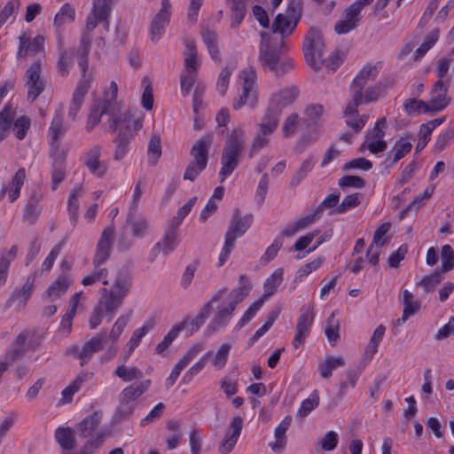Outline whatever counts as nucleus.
<instances>
[{
	"instance_id": "9",
	"label": "nucleus",
	"mask_w": 454,
	"mask_h": 454,
	"mask_svg": "<svg viewBox=\"0 0 454 454\" xmlns=\"http://www.w3.org/2000/svg\"><path fill=\"white\" fill-rule=\"evenodd\" d=\"M231 349V346L229 343L222 344L215 354L212 351H208L204 354L198 362H196L183 376L182 382L184 384H189L193 378L199 374L205 367L207 360L211 358V364L213 367L219 371L224 368L227 364L229 355Z\"/></svg>"
},
{
	"instance_id": "11",
	"label": "nucleus",
	"mask_w": 454,
	"mask_h": 454,
	"mask_svg": "<svg viewBox=\"0 0 454 454\" xmlns=\"http://www.w3.org/2000/svg\"><path fill=\"white\" fill-rule=\"evenodd\" d=\"M278 126V122L276 121V118L264 114L250 145L248 153L250 158H253L259 153L260 151L268 146L270 144V137L274 133Z\"/></svg>"
},
{
	"instance_id": "7",
	"label": "nucleus",
	"mask_w": 454,
	"mask_h": 454,
	"mask_svg": "<svg viewBox=\"0 0 454 454\" xmlns=\"http://www.w3.org/2000/svg\"><path fill=\"white\" fill-rule=\"evenodd\" d=\"M253 223V215H247L244 217L239 215L236 209L232 215L229 228L225 233L224 244L219 254V266H223L227 261L231 252L235 247V241L239 237L243 236Z\"/></svg>"
},
{
	"instance_id": "59",
	"label": "nucleus",
	"mask_w": 454,
	"mask_h": 454,
	"mask_svg": "<svg viewBox=\"0 0 454 454\" xmlns=\"http://www.w3.org/2000/svg\"><path fill=\"white\" fill-rule=\"evenodd\" d=\"M324 257H318L301 267L295 273L294 280L296 282H301L309 276L311 272L318 270L324 262Z\"/></svg>"
},
{
	"instance_id": "2",
	"label": "nucleus",
	"mask_w": 454,
	"mask_h": 454,
	"mask_svg": "<svg viewBox=\"0 0 454 454\" xmlns=\"http://www.w3.org/2000/svg\"><path fill=\"white\" fill-rule=\"evenodd\" d=\"M251 288L252 286L248 278L246 275H240L239 287L231 292H228L227 288L223 287L212 295L210 300L203 305L196 316V317L205 323L211 313L213 303L221 301V303L216 308L214 318L205 329V335H215L229 325L237 305L248 296Z\"/></svg>"
},
{
	"instance_id": "22",
	"label": "nucleus",
	"mask_w": 454,
	"mask_h": 454,
	"mask_svg": "<svg viewBox=\"0 0 454 454\" xmlns=\"http://www.w3.org/2000/svg\"><path fill=\"white\" fill-rule=\"evenodd\" d=\"M106 340V333L101 332L86 341L81 348V350L78 354L80 365L83 366L87 364L92 359L95 353L103 350L105 348Z\"/></svg>"
},
{
	"instance_id": "3",
	"label": "nucleus",
	"mask_w": 454,
	"mask_h": 454,
	"mask_svg": "<svg viewBox=\"0 0 454 454\" xmlns=\"http://www.w3.org/2000/svg\"><path fill=\"white\" fill-rule=\"evenodd\" d=\"M132 287V276L124 269L119 270L114 275L111 287H101L97 305L89 319L90 328L96 329L103 317L111 321L122 307Z\"/></svg>"
},
{
	"instance_id": "42",
	"label": "nucleus",
	"mask_w": 454,
	"mask_h": 454,
	"mask_svg": "<svg viewBox=\"0 0 454 454\" xmlns=\"http://www.w3.org/2000/svg\"><path fill=\"white\" fill-rule=\"evenodd\" d=\"M239 89V96L233 101V108L239 110L244 106H248L251 109L256 108L258 105V92Z\"/></svg>"
},
{
	"instance_id": "48",
	"label": "nucleus",
	"mask_w": 454,
	"mask_h": 454,
	"mask_svg": "<svg viewBox=\"0 0 454 454\" xmlns=\"http://www.w3.org/2000/svg\"><path fill=\"white\" fill-rule=\"evenodd\" d=\"M337 311H333L326 320L325 334L332 346L340 340V322L335 318Z\"/></svg>"
},
{
	"instance_id": "53",
	"label": "nucleus",
	"mask_w": 454,
	"mask_h": 454,
	"mask_svg": "<svg viewBox=\"0 0 454 454\" xmlns=\"http://www.w3.org/2000/svg\"><path fill=\"white\" fill-rule=\"evenodd\" d=\"M315 166V160L312 157L304 160L298 170L294 174L290 185L292 187L298 186L301 182L308 176V174L313 169Z\"/></svg>"
},
{
	"instance_id": "10",
	"label": "nucleus",
	"mask_w": 454,
	"mask_h": 454,
	"mask_svg": "<svg viewBox=\"0 0 454 454\" xmlns=\"http://www.w3.org/2000/svg\"><path fill=\"white\" fill-rule=\"evenodd\" d=\"M325 44L321 33L315 28H310L305 36L303 52L306 62L315 71L319 70L325 63Z\"/></svg>"
},
{
	"instance_id": "1",
	"label": "nucleus",
	"mask_w": 454,
	"mask_h": 454,
	"mask_svg": "<svg viewBox=\"0 0 454 454\" xmlns=\"http://www.w3.org/2000/svg\"><path fill=\"white\" fill-rule=\"evenodd\" d=\"M113 3L114 0H95L93 2L92 10L86 20L85 31L82 35L80 46L77 51L78 66L82 70V78L74 90L68 109V118L74 121L76 120L77 114L83 104L84 97L90 87L92 80L91 75L87 74L89 67L88 56L91 45L90 33L99 23H102L104 28L108 31V17L112 10Z\"/></svg>"
},
{
	"instance_id": "6",
	"label": "nucleus",
	"mask_w": 454,
	"mask_h": 454,
	"mask_svg": "<svg viewBox=\"0 0 454 454\" xmlns=\"http://www.w3.org/2000/svg\"><path fill=\"white\" fill-rule=\"evenodd\" d=\"M270 35L261 33L259 61L264 70L271 71L277 75H283L294 67L292 59L279 60L278 51L270 44Z\"/></svg>"
},
{
	"instance_id": "41",
	"label": "nucleus",
	"mask_w": 454,
	"mask_h": 454,
	"mask_svg": "<svg viewBox=\"0 0 454 454\" xmlns=\"http://www.w3.org/2000/svg\"><path fill=\"white\" fill-rule=\"evenodd\" d=\"M55 439L65 450H70L75 446L74 431L71 427H58L55 431Z\"/></svg>"
},
{
	"instance_id": "5",
	"label": "nucleus",
	"mask_w": 454,
	"mask_h": 454,
	"mask_svg": "<svg viewBox=\"0 0 454 454\" xmlns=\"http://www.w3.org/2000/svg\"><path fill=\"white\" fill-rule=\"evenodd\" d=\"M247 137L244 129L236 127L227 134L221 155L220 182L223 183L238 168Z\"/></svg>"
},
{
	"instance_id": "60",
	"label": "nucleus",
	"mask_w": 454,
	"mask_h": 454,
	"mask_svg": "<svg viewBox=\"0 0 454 454\" xmlns=\"http://www.w3.org/2000/svg\"><path fill=\"white\" fill-rule=\"evenodd\" d=\"M265 300L264 298H260L259 300L255 301L243 314L241 318L237 323L235 329L240 330L242 327H244L260 310V309L262 307Z\"/></svg>"
},
{
	"instance_id": "63",
	"label": "nucleus",
	"mask_w": 454,
	"mask_h": 454,
	"mask_svg": "<svg viewBox=\"0 0 454 454\" xmlns=\"http://www.w3.org/2000/svg\"><path fill=\"white\" fill-rule=\"evenodd\" d=\"M202 351L201 344H195L192 346L185 354L178 360V362L175 364L177 370L182 372L188 364L193 361L196 356Z\"/></svg>"
},
{
	"instance_id": "25",
	"label": "nucleus",
	"mask_w": 454,
	"mask_h": 454,
	"mask_svg": "<svg viewBox=\"0 0 454 454\" xmlns=\"http://www.w3.org/2000/svg\"><path fill=\"white\" fill-rule=\"evenodd\" d=\"M380 69V65L379 64L364 66L353 80L351 85L352 95L359 94L361 96V90L369 82L376 79Z\"/></svg>"
},
{
	"instance_id": "44",
	"label": "nucleus",
	"mask_w": 454,
	"mask_h": 454,
	"mask_svg": "<svg viewBox=\"0 0 454 454\" xmlns=\"http://www.w3.org/2000/svg\"><path fill=\"white\" fill-rule=\"evenodd\" d=\"M283 275L284 269L278 268L269 278H266L263 284L264 293L262 298L267 300L277 292L278 287L283 282Z\"/></svg>"
},
{
	"instance_id": "26",
	"label": "nucleus",
	"mask_w": 454,
	"mask_h": 454,
	"mask_svg": "<svg viewBox=\"0 0 454 454\" xmlns=\"http://www.w3.org/2000/svg\"><path fill=\"white\" fill-rule=\"evenodd\" d=\"M20 47L17 52V57L26 58L27 56H35L40 51H43L44 48V37L43 35H36L32 40L27 37L25 35L19 37Z\"/></svg>"
},
{
	"instance_id": "14",
	"label": "nucleus",
	"mask_w": 454,
	"mask_h": 454,
	"mask_svg": "<svg viewBox=\"0 0 454 454\" xmlns=\"http://www.w3.org/2000/svg\"><path fill=\"white\" fill-rule=\"evenodd\" d=\"M314 321V305L307 303L301 306L300 316L298 317L295 336L293 340L294 348H298L303 345L305 340L309 334L310 328Z\"/></svg>"
},
{
	"instance_id": "8",
	"label": "nucleus",
	"mask_w": 454,
	"mask_h": 454,
	"mask_svg": "<svg viewBox=\"0 0 454 454\" xmlns=\"http://www.w3.org/2000/svg\"><path fill=\"white\" fill-rule=\"evenodd\" d=\"M212 142V136L205 135L193 145L191 150V154L193 157V160L188 164L184 171V180L193 182L206 168L208 159V151Z\"/></svg>"
},
{
	"instance_id": "34",
	"label": "nucleus",
	"mask_w": 454,
	"mask_h": 454,
	"mask_svg": "<svg viewBox=\"0 0 454 454\" xmlns=\"http://www.w3.org/2000/svg\"><path fill=\"white\" fill-rule=\"evenodd\" d=\"M122 126L118 128V137L115 138V150L114 153V159L115 160H120L125 157L128 153V145L131 139L133 138V131H123Z\"/></svg>"
},
{
	"instance_id": "16",
	"label": "nucleus",
	"mask_w": 454,
	"mask_h": 454,
	"mask_svg": "<svg viewBox=\"0 0 454 454\" xmlns=\"http://www.w3.org/2000/svg\"><path fill=\"white\" fill-rule=\"evenodd\" d=\"M42 65L35 61L26 72V87L27 89V99L34 102L44 90L45 82L41 77Z\"/></svg>"
},
{
	"instance_id": "39",
	"label": "nucleus",
	"mask_w": 454,
	"mask_h": 454,
	"mask_svg": "<svg viewBox=\"0 0 454 454\" xmlns=\"http://www.w3.org/2000/svg\"><path fill=\"white\" fill-rule=\"evenodd\" d=\"M101 282L103 287H110L108 281V270L105 267H93V270L82 278L81 283L84 286H94L95 284Z\"/></svg>"
},
{
	"instance_id": "54",
	"label": "nucleus",
	"mask_w": 454,
	"mask_h": 454,
	"mask_svg": "<svg viewBox=\"0 0 454 454\" xmlns=\"http://www.w3.org/2000/svg\"><path fill=\"white\" fill-rule=\"evenodd\" d=\"M20 0H9L0 11V27H2L9 19L15 20L20 8Z\"/></svg>"
},
{
	"instance_id": "32",
	"label": "nucleus",
	"mask_w": 454,
	"mask_h": 454,
	"mask_svg": "<svg viewBox=\"0 0 454 454\" xmlns=\"http://www.w3.org/2000/svg\"><path fill=\"white\" fill-rule=\"evenodd\" d=\"M151 380H145L137 381L126 387L121 393V399L123 403H129L140 397L150 387Z\"/></svg>"
},
{
	"instance_id": "52",
	"label": "nucleus",
	"mask_w": 454,
	"mask_h": 454,
	"mask_svg": "<svg viewBox=\"0 0 454 454\" xmlns=\"http://www.w3.org/2000/svg\"><path fill=\"white\" fill-rule=\"evenodd\" d=\"M114 374L125 382L139 380L144 376L142 370L136 366L127 367L124 364L119 365L114 372Z\"/></svg>"
},
{
	"instance_id": "46",
	"label": "nucleus",
	"mask_w": 454,
	"mask_h": 454,
	"mask_svg": "<svg viewBox=\"0 0 454 454\" xmlns=\"http://www.w3.org/2000/svg\"><path fill=\"white\" fill-rule=\"evenodd\" d=\"M74 65V51L68 50H60L59 57L57 61V72L59 76L67 77Z\"/></svg>"
},
{
	"instance_id": "36",
	"label": "nucleus",
	"mask_w": 454,
	"mask_h": 454,
	"mask_svg": "<svg viewBox=\"0 0 454 454\" xmlns=\"http://www.w3.org/2000/svg\"><path fill=\"white\" fill-rule=\"evenodd\" d=\"M15 114L16 111L10 104L5 105L0 111V142L7 137Z\"/></svg>"
},
{
	"instance_id": "30",
	"label": "nucleus",
	"mask_w": 454,
	"mask_h": 454,
	"mask_svg": "<svg viewBox=\"0 0 454 454\" xmlns=\"http://www.w3.org/2000/svg\"><path fill=\"white\" fill-rule=\"evenodd\" d=\"M155 325H156L155 319L153 317H149L144 322V324L141 327L136 329L133 332V333L127 344V346H128L127 357H129L134 352V350L137 348V346L139 345L142 339L155 327Z\"/></svg>"
},
{
	"instance_id": "4",
	"label": "nucleus",
	"mask_w": 454,
	"mask_h": 454,
	"mask_svg": "<svg viewBox=\"0 0 454 454\" xmlns=\"http://www.w3.org/2000/svg\"><path fill=\"white\" fill-rule=\"evenodd\" d=\"M118 86L114 81L110 82L108 90L101 102L95 106L89 114L86 129L91 131L101 120L103 114L109 115L108 130L111 133L117 131L121 125L126 128L129 127L130 120L125 114H121L119 104L117 103Z\"/></svg>"
},
{
	"instance_id": "33",
	"label": "nucleus",
	"mask_w": 454,
	"mask_h": 454,
	"mask_svg": "<svg viewBox=\"0 0 454 454\" xmlns=\"http://www.w3.org/2000/svg\"><path fill=\"white\" fill-rule=\"evenodd\" d=\"M84 190L82 184H76L68 198L67 200V211L69 214L70 222L74 226L78 222L79 215V199L83 195Z\"/></svg>"
},
{
	"instance_id": "21",
	"label": "nucleus",
	"mask_w": 454,
	"mask_h": 454,
	"mask_svg": "<svg viewBox=\"0 0 454 454\" xmlns=\"http://www.w3.org/2000/svg\"><path fill=\"white\" fill-rule=\"evenodd\" d=\"M449 86L450 79H447L446 82H435L430 92V100L427 103L428 112L437 113L448 106L450 103V98L447 97Z\"/></svg>"
},
{
	"instance_id": "40",
	"label": "nucleus",
	"mask_w": 454,
	"mask_h": 454,
	"mask_svg": "<svg viewBox=\"0 0 454 454\" xmlns=\"http://www.w3.org/2000/svg\"><path fill=\"white\" fill-rule=\"evenodd\" d=\"M344 365L345 359L342 356H326L325 360L318 364V372L322 378L328 379L333 370Z\"/></svg>"
},
{
	"instance_id": "56",
	"label": "nucleus",
	"mask_w": 454,
	"mask_h": 454,
	"mask_svg": "<svg viewBox=\"0 0 454 454\" xmlns=\"http://www.w3.org/2000/svg\"><path fill=\"white\" fill-rule=\"evenodd\" d=\"M54 164H53V170L51 173V181H52V190L55 191L58 187V185L65 179L66 173H65V168L63 166V159L64 156L61 153H59L56 157Z\"/></svg>"
},
{
	"instance_id": "31",
	"label": "nucleus",
	"mask_w": 454,
	"mask_h": 454,
	"mask_svg": "<svg viewBox=\"0 0 454 454\" xmlns=\"http://www.w3.org/2000/svg\"><path fill=\"white\" fill-rule=\"evenodd\" d=\"M42 200V196L37 193H33L24 209L23 221L30 225H34L41 214V208L39 207V203Z\"/></svg>"
},
{
	"instance_id": "62",
	"label": "nucleus",
	"mask_w": 454,
	"mask_h": 454,
	"mask_svg": "<svg viewBox=\"0 0 454 454\" xmlns=\"http://www.w3.org/2000/svg\"><path fill=\"white\" fill-rule=\"evenodd\" d=\"M385 90L386 86H383L381 82H379L373 87L367 88L364 95L363 94V90H361V105L377 101L380 97H382Z\"/></svg>"
},
{
	"instance_id": "43",
	"label": "nucleus",
	"mask_w": 454,
	"mask_h": 454,
	"mask_svg": "<svg viewBox=\"0 0 454 454\" xmlns=\"http://www.w3.org/2000/svg\"><path fill=\"white\" fill-rule=\"evenodd\" d=\"M256 81L255 71L252 67H247L239 72L238 85L240 89L258 92Z\"/></svg>"
},
{
	"instance_id": "47",
	"label": "nucleus",
	"mask_w": 454,
	"mask_h": 454,
	"mask_svg": "<svg viewBox=\"0 0 454 454\" xmlns=\"http://www.w3.org/2000/svg\"><path fill=\"white\" fill-rule=\"evenodd\" d=\"M403 310L402 316V321L406 322V320L414 316L420 309V303L418 301L414 300V296L412 293L408 290H404L403 293Z\"/></svg>"
},
{
	"instance_id": "38",
	"label": "nucleus",
	"mask_w": 454,
	"mask_h": 454,
	"mask_svg": "<svg viewBox=\"0 0 454 454\" xmlns=\"http://www.w3.org/2000/svg\"><path fill=\"white\" fill-rule=\"evenodd\" d=\"M35 281V277L34 275H29L23 286L13 291L11 299L12 301H18L20 304L25 306L34 291Z\"/></svg>"
},
{
	"instance_id": "18",
	"label": "nucleus",
	"mask_w": 454,
	"mask_h": 454,
	"mask_svg": "<svg viewBox=\"0 0 454 454\" xmlns=\"http://www.w3.org/2000/svg\"><path fill=\"white\" fill-rule=\"evenodd\" d=\"M114 236V228L113 226H108L103 230L97 244L92 260V265L94 268H97L98 266L102 267V265L109 259L112 252Z\"/></svg>"
},
{
	"instance_id": "45",
	"label": "nucleus",
	"mask_w": 454,
	"mask_h": 454,
	"mask_svg": "<svg viewBox=\"0 0 454 454\" xmlns=\"http://www.w3.org/2000/svg\"><path fill=\"white\" fill-rule=\"evenodd\" d=\"M127 223L130 225L131 233L134 237L143 238L149 232V223L145 216L135 218L132 212L129 211Z\"/></svg>"
},
{
	"instance_id": "24",
	"label": "nucleus",
	"mask_w": 454,
	"mask_h": 454,
	"mask_svg": "<svg viewBox=\"0 0 454 454\" xmlns=\"http://www.w3.org/2000/svg\"><path fill=\"white\" fill-rule=\"evenodd\" d=\"M243 427V419L240 416H235L230 422L229 429L225 437L220 444L219 451L222 454L230 453L234 448L240 435Z\"/></svg>"
},
{
	"instance_id": "19",
	"label": "nucleus",
	"mask_w": 454,
	"mask_h": 454,
	"mask_svg": "<svg viewBox=\"0 0 454 454\" xmlns=\"http://www.w3.org/2000/svg\"><path fill=\"white\" fill-rule=\"evenodd\" d=\"M386 122L387 121L384 117L376 121L373 129L368 130L365 141L361 146V150L365 146L372 153H378L386 150L387 143L383 139L385 136L384 129Z\"/></svg>"
},
{
	"instance_id": "28",
	"label": "nucleus",
	"mask_w": 454,
	"mask_h": 454,
	"mask_svg": "<svg viewBox=\"0 0 454 454\" xmlns=\"http://www.w3.org/2000/svg\"><path fill=\"white\" fill-rule=\"evenodd\" d=\"M360 21V15L355 11L348 7L344 11L343 18L339 20L335 26L334 31L338 35H345L356 28Z\"/></svg>"
},
{
	"instance_id": "15",
	"label": "nucleus",
	"mask_w": 454,
	"mask_h": 454,
	"mask_svg": "<svg viewBox=\"0 0 454 454\" xmlns=\"http://www.w3.org/2000/svg\"><path fill=\"white\" fill-rule=\"evenodd\" d=\"M171 16L170 0H161L160 11L152 20L149 26V36L152 42L157 43L163 35Z\"/></svg>"
},
{
	"instance_id": "51",
	"label": "nucleus",
	"mask_w": 454,
	"mask_h": 454,
	"mask_svg": "<svg viewBox=\"0 0 454 454\" xmlns=\"http://www.w3.org/2000/svg\"><path fill=\"white\" fill-rule=\"evenodd\" d=\"M362 197L363 194L359 192L352 193L346 196L341 201V203L336 208L330 212V215H333L337 214H343L352 208L356 207L357 206L360 205Z\"/></svg>"
},
{
	"instance_id": "20",
	"label": "nucleus",
	"mask_w": 454,
	"mask_h": 454,
	"mask_svg": "<svg viewBox=\"0 0 454 454\" xmlns=\"http://www.w3.org/2000/svg\"><path fill=\"white\" fill-rule=\"evenodd\" d=\"M361 105V97L359 94L352 95L350 101L348 103L344 117L348 127L354 130V133H359L365 126L368 115H358L357 107Z\"/></svg>"
},
{
	"instance_id": "50",
	"label": "nucleus",
	"mask_w": 454,
	"mask_h": 454,
	"mask_svg": "<svg viewBox=\"0 0 454 454\" xmlns=\"http://www.w3.org/2000/svg\"><path fill=\"white\" fill-rule=\"evenodd\" d=\"M184 68L186 73L196 74L198 69L197 50L193 42L185 43Z\"/></svg>"
},
{
	"instance_id": "27",
	"label": "nucleus",
	"mask_w": 454,
	"mask_h": 454,
	"mask_svg": "<svg viewBox=\"0 0 454 454\" xmlns=\"http://www.w3.org/2000/svg\"><path fill=\"white\" fill-rule=\"evenodd\" d=\"M179 239L175 230H167L162 239L155 244L151 251V255L155 257L161 250L165 254H171L178 246ZM154 258H152L153 261Z\"/></svg>"
},
{
	"instance_id": "29",
	"label": "nucleus",
	"mask_w": 454,
	"mask_h": 454,
	"mask_svg": "<svg viewBox=\"0 0 454 454\" xmlns=\"http://www.w3.org/2000/svg\"><path fill=\"white\" fill-rule=\"evenodd\" d=\"M320 215L317 213L316 210L313 212L302 215L296 220H294L292 223L288 224L281 232L284 237H292L298 231L306 229L309 225H311L316 220L319 219Z\"/></svg>"
},
{
	"instance_id": "17",
	"label": "nucleus",
	"mask_w": 454,
	"mask_h": 454,
	"mask_svg": "<svg viewBox=\"0 0 454 454\" xmlns=\"http://www.w3.org/2000/svg\"><path fill=\"white\" fill-rule=\"evenodd\" d=\"M301 14L288 8L286 13H278L272 23V32L278 34L284 39L294 31L300 20Z\"/></svg>"
},
{
	"instance_id": "64",
	"label": "nucleus",
	"mask_w": 454,
	"mask_h": 454,
	"mask_svg": "<svg viewBox=\"0 0 454 454\" xmlns=\"http://www.w3.org/2000/svg\"><path fill=\"white\" fill-rule=\"evenodd\" d=\"M441 261L443 272H449L454 269V250L450 245L442 247Z\"/></svg>"
},
{
	"instance_id": "61",
	"label": "nucleus",
	"mask_w": 454,
	"mask_h": 454,
	"mask_svg": "<svg viewBox=\"0 0 454 454\" xmlns=\"http://www.w3.org/2000/svg\"><path fill=\"white\" fill-rule=\"evenodd\" d=\"M12 124L15 137L19 140H23L31 126L30 118L26 115L20 116L16 119L14 118Z\"/></svg>"
},
{
	"instance_id": "37",
	"label": "nucleus",
	"mask_w": 454,
	"mask_h": 454,
	"mask_svg": "<svg viewBox=\"0 0 454 454\" xmlns=\"http://www.w3.org/2000/svg\"><path fill=\"white\" fill-rule=\"evenodd\" d=\"M25 180L26 170L24 168H20L13 176L10 184L7 185L8 198L11 203H13L20 196V191L25 183Z\"/></svg>"
},
{
	"instance_id": "12",
	"label": "nucleus",
	"mask_w": 454,
	"mask_h": 454,
	"mask_svg": "<svg viewBox=\"0 0 454 454\" xmlns=\"http://www.w3.org/2000/svg\"><path fill=\"white\" fill-rule=\"evenodd\" d=\"M68 129L69 125L64 121V108L63 106H59L55 110L47 135L51 157H56L57 154L60 153L59 140L65 136Z\"/></svg>"
},
{
	"instance_id": "57",
	"label": "nucleus",
	"mask_w": 454,
	"mask_h": 454,
	"mask_svg": "<svg viewBox=\"0 0 454 454\" xmlns=\"http://www.w3.org/2000/svg\"><path fill=\"white\" fill-rule=\"evenodd\" d=\"M443 277L439 271H434L430 275L424 276L417 284L424 289L425 293H432L435 287L442 281Z\"/></svg>"
},
{
	"instance_id": "58",
	"label": "nucleus",
	"mask_w": 454,
	"mask_h": 454,
	"mask_svg": "<svg viewBox=\"0 0 454 454\" xmlns=\"http://www.w3.org/2000/svg\"><path fill=\"white\" fill-rule=\"evenodd\" d=\"M74 9L70 4H65L55 15L54 25L59 27L65 24H70L74 20Z\"/></svg>"
},
{
	"instance_id": "13",
	"label": "nucleus",
	"mask_w": 454,
	"mask_h": 454,
	"mask_svg": "<svg viewBox=\"0 0 454 454\" xmlns=\"http://www.w3.org/2000/svg\"><path fill=\"white\" fill-rule=\"evenodd\" d=\"M298 97V90L294 87L283 89L274 93L269 102V106L265 112L266 116L276 118V121L279 122L282 111L291 104H293Z\"/></svg>"
},
{
	"instance_id": "35",
	"label": "nucleus",
	"mask_w": 454,
	"mask_h": 454,
	"mask_svg": "<svg viewBox=\"0 0 454 454\" xmlns=\"http://www.w3.org/2000/svg\"><path fill=\"white\" fill-rule=\"evenodd\" d=\"M73 279L67 276H59L46 290L45 294L51 301L60 298L72 285Z\"/></svg>"
},
{
	"instance_id": "55",
	"label": "nucleus",
	"mask_w": 454,
	"mask_h": 454,
	"mask_svg": "<svg viewBox=\"0 0 454 454\" xmlns=\"http://www.w3.org/2000/svg\"><path fill=\"white\" fill-rule=\"evenodd\" d=\"M319 404V395L317 391L312 392L309 396L303 400L297 411L296 417L304 419Z\"/></svg>"
},
{
	"instance_id": "23",
	"label": "nucleus",
	"mask_w": 454,
	"mask_h": 454,
	"mask_svg": "<svg viewBox=\"0 0 454 454\" xmlns=\"http://www.w3.org/2000/svg\"><path fill=\"white\" fill-rule=\"evenodd\" d=\"M101 152L102 147L100 145H94L84 155L85 167L91 175L98 178H103L108 170L107 162L99 160Z\"/></svg>"
},
{
	"instance_id": "49",
	"label": "nucleus",
	"mask_w": 454,
	"mask_h": 454,
	"mask_svg": "<svg viewBox=\"0 0 454 454\" xmlns=\"http://www.w3.org/2000/svg\"><path fill=\"white\" fill-rule=\"evenodd\" d=\"M101 414L98 412H94L90 416L85 418L80 424H79V430L81 432L82 437H93V432L96 430V428L98 427V425L101 422Z\"/></svg>"
}]
</instances>
